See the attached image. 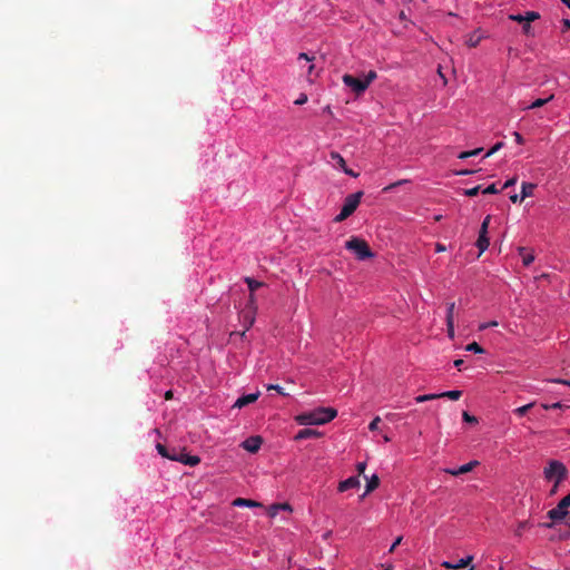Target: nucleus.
<instances>
[{
  "instance_id": "4468645a",
  "label": "nucleus",
  "mask_w": 570,
  "mask_h": 570,
  "mask_svg": "<svg viewBox=\"0 0 570 570\" xmlns=\"http://www.w3.org/2000/svg\"><path fill=\"white\" fill-rule=\"evenodd\" d=\"M483 39V33L480 30H475L468 35L465 43L471 48H475Z\"/></svg>"
},
{
  "instance_id": "603ef678",
  "label": "nucleus",
  "mask_w": 570,
  "mask_h": 570,
  "mask_svg": "<svg viewBox=\"0 0 570 570\" xmlns=\"http://www.w3.org/2000/svg\"><path fill=\"white\" fill-rule=\"evenodd\" d=\"M343 171L351 177H354V178L358 177V173H355L354 170L350 169L348 167H346Z\"/></svg>"
},
{
  "instance_id": "f257e3e1",
  "label": "nucleus",
  "mask_w": 570,
  "mask_h": 570,
  "mask_svg": "<svg viewBox=\"0 0 570 570\" xmlns=\"http://www.w3.org/2000/svg\"><path fill=\"white\" fill-rule=\"evenodd\" d=\"M337 411L333 407H318L309 412L301 413L296 416V422L301 425H322L336 417Z\"/></svg>"
},
{
  "instance_id": "2f4dec72",
  "label": "nucleus",
  "mask_w": 570,
  "mask_h": 570,
  "mask_svg": "<svg viewBox=\"0 0 570 570\" xmlns=\"http://www.w3.org/2000/svg\"><path fill=\"white\" fill-rule=\"evenodd\" d=\"M245 308L257 311V304H256V298H255V294L254 293L249 294L248 302H247Z\"/></svg>"
},
{
  "instance_id": "aec40b11",
  "label": "nucleus",
  "mask_w": 570,
  "mask_h": 570,
  "mask_svg": "<svg viewBox=\"0 0 570 570\" xmlns=\"http://www.w3.org/2000/svg\"><path fill=\"white\" fill-rule=\"evenodd\" d=\"M534 188H535V185L532 183H522L520 199L523 200L524 198L532 196Z\"/></svg>"
},
{
  "instance_id": "412c9836",
  "label": "nucleus",
  "mask_w": 570,
  "mask_h": 570,
  "mask_svg": "<svg viewBox=\"0 0 570 570\" xmlns=\"http://www.w3.org/2000/svg\"><path fill=\"white\" fill-rule=\"evenodd\" d=\"M461 395H462V391H459V390H453V391H446V392L438 393L439 399L446 397V399H450V400H453V401L459 400L461 397Z\"/></svg>"
},
{
  "instance_id": "bb28decb",
  "label": "nucleus",
  "mask_w": 570,
  "mask_h": 570,
  "mask_svg": "<svg viewBox=\"0 0 570 570\" xmlns=\"http://www.w3.org/2000/svg\"><path fill=\"white\" fill-rule=\"evenodd\" d=\"M465 350L469 352L482 354L484 353V350L481 345H479L476 342H472L465 346Z\"/></svg>"
},
{
  "instance_id": "bf43d9fd",
  "label": "nucleus",
  "mask_w": 570,
  "mask_h": 570,
  "mask_svg": "<svg viewBox=\"0 0 570 570\" xmlns=\"http://www.w3.org/2000/svg\"><path fill=\"white\" fill-rule=\"evenodd\" d=\"M564 524L570 528V511H567V514L564 515Z\"/></svg>"
},
{
  "instance_id": "473e14b6",
  "label": "nucleus",
  "mask_w": 570,
  "mask_h": 570,
  "mask_svg": "<svg viewBox=\"0 0 570 570\" xmlns=\"http://www.w3.org/2000/svg\"><path fill=\"white\" fill-rule=\"evenodd\" d=\"M539 18H540V14L538 12H535V11H528L524 14V22L530 23V22H532V21H534V20H537Z\"/></svg>"
},
{
  "instance_id": "5701e85b",
  "label": "nucleus",
  "mask_w": 570,
  "mask_h": 570,
  "mask_svg": "<svg viewBox=\"0 0 570 570\" xmlns=\"http://www.w3.org/2000/svg\"><path fill=\"white\" fill-rule=\"evenodd\" d=\"M379 485H380L379 476L375 474L372 475L371 479L367 480L365 494L374 491Z\"/></svg>"
},
{
  "instance_id": "4c0bfd02",
  "label": "nucleus",
  "mask_w": 570,
  "mask_h": 570,
  "mask_svg": "<svg viewBox=\"0 0 570 570\" xmlns=\"http://www.w3.org/2000/svg\"><path fill=\"white\" fill-rule=\"evenodd\" d=\"M504 146V144L502 141H499L497 142L487 154H485V157H490L492 156L493 154H495L497 151H499L502 147Z\"/></svg>"
},
{
  "instance_id": "a211bd4d",
  "label": "nucleus",
  "mask_w": 570,
  "mask_h": 570,
  "mask_svg": "<svg viewBox=\"0 0 570 570\" xmlns=\"http://www.w3.org/2000/svg\"><path fill=\"white\" fill-rule=\"evenodd\" d=\"M234 507H248V508H255V507H262V504L257 501L250 500V499H244V498H237L233 501Z\"/></svg>"
},
{
  "instance_id": "c756f323",
  "label": "nucleus",
  "mask_w": 570,
  "mask_h": 570,
  "mask_svg": "<svg viewBox=\"0 0 570 570\" xmlns=\"http://www.w3.org/2000/svg\"><path fill=\"white\" fill-rule=\"evenodd\" d=\"M439 399L438 394H423L415 397L417 403H423L426 401H432Z\"/></svg>"
},
{
  "instance_id": "39448f33",
  "label": "nucleus",
  "mask_w": 570,
  "mask_h": 570,
  "mask_svg": "<svg viewBox=\"0 0 570 570\" xmlns=\"http://www.w3.org/2000/svg\"><path fill=\"white\" fill-rule=\"evenodd\" d=\"M342 80L343 83L351 88L356 95H361L367 89L363 79H358L352 75L345 73Z\"/></svg>"
},
{
  "instance_id": "680f3d73",
  "label": "nucleus",
  "mask_w": 570,
  "mask_h": 570,
  "mask_svg": "<svg viewBox=\"0 0 570 570\" xmlns=\"http://www.w3.org/2000/svg\"><path fill=\"white\" fill-rule=\"evenodd\" d=\"M520 198H521V196L519 197V195H517V194H514V195H512V196L510 197V199H511V202H512V203H517V202L521 200Z\"/></svg>"
},
{
  "instance_id": "cd10ccee",
  "label": "nucleus",
  "mask_w": 570,
  "mask_h": 570,
  "mask_svg": "<svg viewBox=\"0 0 570 570\" xmlns=\"http://www.w3.org/2000/svg\"><path fill=\"white\" fill-rule=\"evenodd\" d=\"M534 405V402L532 403H529V404H525L523 406H520L518 409L514 410V413L518 415V416H523L524 414H527V412L532 409Z\"/></svg>"
},
{
  "instance_id": "49530a36",
  "label": "nucleus",
  "mask_w": 570,
  "mask_h": 570,
  "mask_svg": "<svg viewBox=\"0 0 570 570\" xmlns=\"http://www.w3.org/2000/svg\"><path fill=\"white\" fill-rule=\"evenodd\" d=\"M509 19L517 22H524V16L522 14H510Z\"/></svg>"
},
{
  "instance_id": "4d7b16f0",
  "label": "nucleus",
  "mask_w": 570,
  "mask_h": 570,
  "mask_svg": "<svg viewBox=\"0 0 570 570\" xmlns=\"http://www.w3.org/2000/svg\"><path fill=\"white\" fill-rule=\"evenodd\" d=\"M435 250H436L438 253H441V252H445V250H446V248H445V246H444L443 244L438 243V244L435 245Z\"/></svg>"
},
{
  "instance_id": "0eeeda50",
  "label": "nucleus",
  "mask_w": 570,
  "mask_h": 570,
  "mask_svg": "<svg viewBox=\"0 0 570 570\" xmlns=\"http://www.w3.org/2000/svg\"><path fill=\"white\" fill-rule=\"evenodd\" d=\"M362 196H363L362 191H357V193L348 195L344 200L343 208H345L346 210H348L350 213L353 214L356 210Z\"/></svg>"
},
{
  "instance_id": "0e129e2a",
  "label": "nucleus",
  "mask_w": 570,
  "mask_h": 570,
  "mask_svg": "<svg viewBox=\"0 0 570 570\" xmlns=\"http://www.w3.org/2000/svg\"><path fill=\"white\" fill-rule=\"evenodd\" d=\"M289 509V505L288 504H279V505H273V509L277 510V509Z\"/></svg>"
},
{
  "instance_id": "3c124183",
  "label": "nucleus",
  "mask_w": 570,
  "mask_h": 570,
  "mask_svg": "<svg viewBox=\"0 0 570 570\" xmlns=\"http://www.w3.org/2000/svg\"><path fill=\"white\" fill-rule=\"evenodd\" d=\"M513 136L515 138V141L519 144V145H522L524 142V139L523 137L518 132V131H514L513 132Z\"/></svg>"
},
{
  "instance_id": "c9c22d12",
  "label": "nucleus",
  "mask_w": 570,
  "mask_h": 570,
  "mask_svg": "<svg viewBox=\"0 0 570 570\" xmlns=\"http://www.w3.org/2000/svg\"><path fill=\"white\" fill-rule=\"evenodd\" d=\"M377 75L375 71L371 70L368 71V73L365 76V78L363 79L364 82L366 83V87L368 88V86L371 85V82L376 79Z\"/></svg>"
},
{
  "instance_id": "a19ab883",
  "label": "nucleus",
  "mask_w": 570,
  "mask_h": 570,
  "mask_svg": "<svg viewBox=\"0 0 570 570\" xmlns=\"http://www.w3.org/2000/svg\"><path fill=\"white\" fill-rule=\"evenodd\" d=\"M380 422H381V417H380V416H375V417L371 421V423H370V425H368V429H370L371 431H376V430L379 429V424H380Z\"/></svg>"
},
{
  "instance_id": "9d476101",
  "label": "nucleus",
  "mask_w": 570,
  "mask_h": 570,
  "mask_svg": "<svg viewBox=\"0 0 570 570\" xmlns=\"http://www.w3.org/2000/svg\"><path fill=\"white\" fill-rule=\"evenodd\" d=\"M256 312L257 311L247 309V308H244L242 311L240 317H242V322H243V326H244V332H243L242 335H244L245 332L248 331L253 326V324L255 323Z\"/></svg>"
},
{
  "instance_id": "4be33fe9",
  "label": "nucleus",
  "mask_w": 570,
  "mask_h": 570,
  "mask_svg": "<svg viewBox=\"0 0 570 570\" xmlns=\"http://www.w3.org/2000/svg\"><path fill=\"white\" fill-rule=\"evenodd\" d=\"M553 97H554L553 95H550L548 98H538L530 106L525 107V109L540 108V107L544 106L546 104H548L550 100H552Z\"/></svg>"
},
{
  "instance_id": "7c9ffc66",
  "label": "nucleus",
  "mask_w": 570,
  "mask_h": 570,
  "mask_svg": "<svg viewBox=\"0 0 570 570\" xmlns=\"http://www.w3.org/2000/svg\"><path fill=\"white\" fill-rule=\"evenodd\" d=\"M156 449L163 458L169 459V456H171V452H169V450L164 444L158 443L156 445Z\"/></svg>"
},
{
  "instance_id": "1a4fd4ad",
  "label": "nucleus",
  "mask_w": 570,
  "mask_h": 570,
  "mask_svg": "<svg viewBox=\"0 0 570 570\" xmlns=\"http://www.w3.org/2000/svg\"><path fill=\"white\" fill-rule=\"evenodd\" d=\"M473 561V556H468L465 558L460 559L456 563H452L450 561H443L441 566L446 570H459L463 569L471 564Z\"/></svg>"
},
{
  "instance_id": "423d86ee",
  "label": "nucleus",
  "mask_w": 570,
  "mask_h": 570,
  "mask_svg": "<svg viewBox=\"0 0 570 570\" xmlns=\"http://www.w3.org/2000/svg\"><path fill=\"white\" fill-rule=\"evenodd\" d=\"M568 508L560 501L556 508L548 511V518L552 521L551 523H543L546 528H552L553 523L562 521L567 514Z\"/></svg>"
},
{
  "instance_id": "dca6fc26",
  "label": "nucleus",
  "mask_w": 570,
  "mask_h": 570,
  "mask_svg": "<svg viewBox=\"0 0 570 570\" xmlns=\"http://www.w3.org/2000/svg\"><path fill=\"white\" fill-rule=\"evenodd\" d=\"M330 158L333 161V166L335 168L344 170L347 167L345 159L337 151H331L330 153Z\"/></svg>"
},
{
  "instance_id": "f8f14e48",
  "label": "nucleus",
  "mask_w": 570,
  "mask_h": 570,
  "mask_svg": "<svg viewBox=\"0 0 570 570\" xmlns=\"http://www.w3.org/2000/svg\"><path fill=\"white\" fill-rule=\"evenodd\" d=\"M259 396V392L243 395L236 400L233 407L242 409L250 403H254Z\"/></svg>"
},
{
  "instance_id": "8fccbe9b",
  "label": "nucleus",
  "mask_w": 570,
  "mask_h": 570,
  "mask_svg": "<svg viewBox=\"0 0 570 570\" xmlns=\"http://www.w3.org/2000/svg\"><path fill=\"white\" fill-rule=\"evenodd\" d=\"M356 469H357V472H358L360 474L364 473V471H365V469H366V463H365V462H360V463H357Z\"/></svg>"
},
{
  "instance_id": "f3484780",
  "label": "nucleus",
  "mask_w": 570,
  "mask_h": 570,
  "mask_svg": "<svg viewBox=\"0 0 570 570\" xmlns=\"http://www.w3.org/2000/svg\"><path fill=\"white\" fill-rule=\"evenodd\" d=\"M520 256L522 257V263L524 266H530L534 261V255L531 250L525 247L518 248Z\"/></svg>"
},
{
  "instance_id": "e2e57ef3",
  "label": "nucleus",
  "mask_w": 570,
  "mask_h": 570,
  "mask_svg": "<svg viewBox=\"0 0 570 570\" xmlns=\"http://www.w3.org/2000/svg\"><path fill=\"white\" fill-rule=\"evenodd\" d=\"M463 364V360H455L454 361V366L458 367L459 370H461V365Z\"/></svg>"
},
{
  "instance_id": "b1692460",
  "label": "nucleus",
  "mask_w": 570,
  "mask_h": 570,
  "mask_svg": "<svg viewBox=\"0 0 570 570\" xmlns=\"http://www.w3.org/2000/svg\"><path fill=\"white\" fill-rule=\"evenodd\" d=\"M245 283L247 284L250 293H254L256 289H258L259 287H262L264 285V283L258 282L252 277H246Z\"/></svg>"
},
{
  "instance_id": "13d9d810",
  "label": "nucleus",
  "mask_w": 570,
  "mask_h": 570,
  "mask_svg": "<svg viewBox=\"0 0 570 570\" xmlns=\"http://www.w3.org/2000/svg\"><path fill=\"white\" fill-rule=\"evenodd\" d=\"M473 173H474V170L464 169V170L458 171L456 174L460 176H466V175H471Z\"/></svg>"
},
{
  "instance_id": "79ce46f5",
  "label": "nucleus",
  "mask_w": 570,
  "mask_h": 570,
  "mask_svg": "<svg viewBox=\"0 0 570 570\" xmlns=\"http://www.w3.org/2000/svg\"><path fill=\"white\" fill-rule=\"evenodd\" d=\"M528 527V522L527 521H522L518 524V528L515 529V535L518 537H521L524 529Z\"/></svg>"
},
{
  "instance_id": "58836bf2",
  "label": "nucleus",
  "mask_w": 570,
  "mask_h": 570,
  "mask_svg": "<svg viewBox=\"0 0 570 570\" xmlns=\"http://www.w3.org/2000/svg\"><path fill=\"white\" fill-rule=\"evenodd\" d=\"M480 189H481V186H475L473 188L465 189L464 195H466L469 197H474L479 194Z\"/></svg>"
},
{
  "instance_id": "c03bdc74",
  "label": "nucleus",
  "mask_w": 570,
  "mask_h": 570,
  "mask_svg": "<svg viewBox=\"0 0 570 570\" xmlns=\"http://www.w3.org/2000/svg\"><path fill=\"white\" fill-rule=\"evenodd\" d=\"M498 325V322L497 321H491L489 323H482L479 325V330L480 331H484L487 330L488 327H492V326H497Z\"/></svg>"
},
{
  "instance_id": "ea45409f",
  "label": "nucleus",
  "mask_w": 570,
  "mask_h": 570,
  "mask_svg": "<svg viewBox=\"0 0 570 570\" xmlns=\"http://www.w3.org/2000/svg\"><path fill=\"white\" fill-rule=\"evenodd\" d=\"M267 390L268 391H276L278 394L281 395H286V393L284 392V389L277 384H269L267 385Z\"/></svg>"
},
{
  "instance_id": "5fc2aeb1",
  "label": "nucleus",
  "mask_w": 570,
  "mask_h": 570,
  "mask_svg": "<svg viewBox=\"0 0 570 570\" xmlns=\"http://www.w3.org/2000/svg\"><path fill=\"white\" fill-rule=\"evenodd\" d=\"M560 502H561L563 505H566L567 508H569V507H570V493H569L568 495L563 497V498L560 500Z\"/></svg>"
},
{
  "instance_id": "6e6552de",
  "label": "nucleus",
  "mask_w": 570,
  "mask_h": 570,
  "mask_svg": "<svg viewBox=\"0 0 570 570\" xmlns=\"http://www.w3.org/2000/svg\"><path fill=\"white\" fill-rule=\"evenodd\" d=\"M262 443H263V439L261 436L256 435V436L247 438L242 443V446L249 453H256L261 449Z\"/></svg>"
},
{
  "instance_id": "ddd939ff",
  "label": "nucleus",
  "mask_w": 570,
  "mask_h": 570,
  "mask_svg": "<svg viewBox=\"0 0 570 570\" xmlns=\"http://www.w3.org/2000/svg\"><path fill=\"white\" fill-rule=\"evenodd\" d=\"M360 487V480L357 476H351L344 481H341L338 484V491L345 492L350 489H355Z\"/></svg>"
},
{
  "instance_id": "a18cd8bd",
  "label": "nucleus",
  "mask_w": 570,
  "mask_h": 570,
  "mask_svg": "<svg viewBox=\"0 0 570 570\" xmlns=\"http://www.w3.org/2000/svg\"><path fill=\"white\" fill-rule=\"evenodd\" d=\"M448 335L453 338L454 337V322H446Z\"/></svg>"
},
{
  "instance_id": "de8ad7c7",
  "label": "nucleus",
  "mask_w": 570,
  "mask_h": 570,
  "mask_svg": "<svg viewBox=\"0 0 570 570\" xmlns=\"http://www.w3.org/2000/svg\"><path fill=\"white\" fill-rule=\"evenodd\" d=\"M515 183H517V177H512V178L508 179V180L504 183V185H503L502 189H507V188H509V187H511V186L515 185Z\"/></svg>"
},
{
  "instance_id": "7ed1b4c3",
  "label": "nucleus",
  "mask_w": 570,
  "mask_h": 570,
  "mask_svg": "<svg viewBox=\"0 0 570 570\" xmlns=\"http://www.w3.org/2000/svg\"><path fill=\"white\" fill-rule=\"evenodd\" d=\"M345 248L352 252L355 255V257L360 261H365L367 258L374 257V253L370 248L368 244L360 237H351L345 243Z\"/></svg>"
},
{
  "instance_id": "69168bd1",
  "label": "nucleus",
  "mask_w": 570,
  "mask_h": 570,
  "mask_svg": "<svg viewBox=\"0 0 570 570\" xmlns=\"http://www.w3.org/2000/svg\"><path fill=\"white\" fill-rule=\"evenodd\" d=\"M165 399H166V400H170V399H173V391H167V392L165 393Z\"/></svg>"
},
{
  "instance_id": "72a5a7b5",
  "label": "nucleus",
  "mask_w": 570,
  "mask_h": 570,
  "mask_svg": "<svg viewBox=\"0 0 570 570\" xmlns=\"http://www.w3.org/2000/svg\"><path fill=\"white\" fill-rule=\"evenodd\" d=\"M490 220H491V216L488 215L481 224L479 234L488 235V228H489Z\"/></svg>"
},
{
  "instance_id": "6e6d98bb",
  "label": "nucleus",
  "mask_w": 570,
  "mask_h": 570,
  "mask_svg": "<svg viewBox=\"0 0 570 570\" xmlns=\"http://www.w3.org/2000/svg\"><path fill=\"white\" fill-rule=\"evenodd\" d=\"M552 382L570 386V381L568 380L556 379Z\"/></svg>"
},
{
  "instance_id": "774afa93",
  "label": "nucleus",
  "mask_w": 570,
  "mask_h": 570,
  "mask_svg": "<svg viewBox=\"0 0 570 570\" xmlns=\"http://www.w3.org/2000/svg\"><path fill=\"white\" fill-rule=\"evenodd\" d=\"M561 2L570 9V0H561Z\"/></svg>"
},
{
  "instance_id": "9b49d317",
  "label": "nucleus",
  "mask_w": 570,
  "mask_h": 570,
  "mask_svg": "<svg viewBox=\"0 0 570 570\" xmlns=\"http://www.w3.org/2000/svg\"><path fill=\"white\" fill-rule=\"evenodd\" d=\"M476 465H479L478 461H471L466 464L461 465L458 469H445V473L451 474L453 476H459L461 474L471 472Z\"/></svg>"
},
{
  "instance_id": "864d4df0",
  "label": "nucleus",
  "mask_w": 570,
  "mask_h": 570,
  "mask_svg": "<svg viewBox=\"0 0 570 570\" xmlns=\"http://www.w3.org/2000/svg\"><path fill=\"white\" fill-rule=\"evenodd\" d=\"M402 541V537H397L396 540L394 541V543L391 546L389 552H393L395 550V548L401 543Z\"/></svg>"
},
{
  "instance_id": "338daca9",
  "label": "nucleus",
  "mask_w": 570,
  "mask_h": 570,
  "mask_svg": "<svg viewBox=\"0 0 570 570\" xmlns=\"http://www.w3.org/2000/svg\"><path fill=\"white\" fill-rule=\"evenodd\" d=\"M562 22L566 28L570 29V20L569 19H564Z\"/></svg>"
},
{
  "instance_id": "20e7f679",
  "label": "nucleus",
  "mask_w": 570,
  "mask_h": 570,
  "mask_svg": "<svg viewBox=\"0 0 570 570\" xmlns=\"http://www.w3.org/2000/svg\"><path fill=\"white\" fill-rule=\"evenodd\" d=\"M169 460L181 462L189 466H195L200 462L199 456L189 455V454L185 453L183 450H177V449L171 450V456H169Z\"/></svg>"
},
{
  "instance_id": "393cba45",
  "label": "nucleus",
  "mask_w": 570,
  "mask_h": 570,
  "mask_svg": "<svg viewBox=\"0 0 570 570\" xmlns=\"http://www.w3.org/2000/svg\"><path fill=\"white\" fill-rule=\"evenodd\" d=\"M483 149L482 148H475L473 150H469V151H462L459 154L458 158L459 159H466V158H470V157H473V156H478Z\"/></svg>"
},
{
  "instance_id": "37998d69",
  "label": "nucleus",
  "mask_w": 570,
  "mask_h": 570,
  "mask_svg": "<svg viewBox=\"0 0 570 570\" xmlns=\"http://www.w3.org/2000/svg\"><path fill=\"white\" fill-rule=\"evenodd\" d=\"M499 189L497 188L495 184H492L488 186L485 189H483V194H498Z\"/></svg>"
},
{
  "instance_id": "052dcab7",
  "label": "nucleus",
  "mask_w": 570,
  "mask_h": 570,
  "mask_svg": "<svg viewBox=\"0 0 570 570\" xmlns=\"http://www.w3.org/2000/svg\"><path fill=\"white\" fill-rule=\"evenodd\" d=\"M298 59L299 60L304 59L306 61H312L313 58H311L307 53L302 52V53H299Z\"/></svg>"
},
{
  "instance_id": "2eb2a0df",
  "label": "nucleus",
  "mask_w": 570,
  "mask_h": 570,
  "mask_svg": "<svg viewBox=\"0 0 570 570\" xmlns=\"http://www.w3.org/2000/svg\"><path fill=\"white\" fill-rule=\"evenodd\" d=\"M322 434L317 430L313 429H303L298 431V433L295 435V440H305V439H312V438H320Z\"/></svg>"
},
{
  "instance_id": "c85d7f7f",
  "label": "nucleus",
  "mask_w": 570,
  "mask_h": 570,
  "mask_svg": "<svg viewBox=\"0 0 570 570\" xmlns=\"http://www.w3.org/2000/svg\"><path fill=\"white\" fill-rule=\"evenodd\" d=\"M542 407L544 410H557V409H569L570 406L569 405H566V404H562L561 402H556V403H552V404H542Z\"/></svg>"
},
{
  "instance_id": "f704fd0d",
  "label": "nucleus",
  "mask_w": 570,
  "mask_h": 570,
  "mask_svg": "<svg viewBox=\"0 0 570 570\" xmlns=\"http://www.w3.org/2000/svg\"><path fill=\"white\" fill-rule=\"evenodd\" d=\"M352 215V213H350L348 210H346L345 208L342 207L340 214L335 217V222H343L345 220L347 217H350Z\"/></svg>"
},
{
  "instance_id": "f03ea898",
  "label": "nucleus",
  "mask_w": 570,
  "mask_h": 570,
  "mask_svg": "<svg viewBox=\"0 0 570 570\" xmlns=\"http://www.w3.org/2000/svg\"><path fill=\"white\" fill-rule=\"evenodd\" d=\"M543 476L547 481L553 482L549 494L554 495L558 492L561 482H563L568 476L567 466L560 461L551 460L543 470Z\"/></svg>"
},
{
  "instance_id": "a878e982",
  "label": "nucleus",
  "mask_w": 570,
  "mask_h": 570,
  "mask_svg": "<svg viewBox=\"0 0 570 570\" xmlns=\"http://www.w3.org/2000/svg\"><path fill=\"white\" fill-rule=\"evenodd\" d=\"M454 308H455L454 302L446 304V322H454Z\"/></svg>"
},
{
  "instance_id": "6ab92c4d",
  "label": "nucleus",
  "mask_w": 570,
  "mask_h": 570,
  "mask_svg": "<svg viewBox=\"0 0 570 570\" xmlns=\"http://www.w3.org/2000/svg\"><path fill=\"white\" fill-rule=\"evenodd\" d=\"M475 245L479 248V255H481L490 245L488 235L479 234Z\"/></svg>"
},
{
  "instance_id": "09e8293b",
  "label": "nucleus",
  "mask_w": 570,
  "mask_h": 570,
  "mask_svg": "<svg viewBox=\"0 0 570 570\" xmlns=\"http://www.w3.org/2000/svg\"><path fill=\"white\" fill-rule=\"evenodd\" d=\"M307 101V96L302 94L299 98L295 101L296 105H304Z\"/></svg>"
},
{
  "instance_id": "e433bc0d",
  "label": "nucleus",
  "mask_w": 570,
  "mask_h": 570,
  "mask_svg": "<svg viewBox=\"0 0 570 570\" xmlns=\"http://www.w3.org/2000/svg\"><path fill=\"white\" fill-rule=\"evenodd\" d=\"M462 419L468 423H478V419L474 415H471L469 412L464 411L462 413Z\"/></svg>"
}]
</instances>
